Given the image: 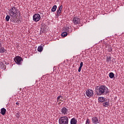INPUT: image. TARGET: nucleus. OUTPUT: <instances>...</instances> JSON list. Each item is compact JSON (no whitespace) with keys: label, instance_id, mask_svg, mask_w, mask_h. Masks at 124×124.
Masks as SVG:
<instances>
[{"label":"nucleus","instance_id":"f257e3e1","mask_svg":"<svg viewBox=\"0 0 124 124\" xmlns=\"http://www.w3.org/2000/svg\"><path fill=\"white\" fill-rule=\"evenodd\" d=\"M9 15L12 18H17L18 17V10H17V8L16 7H11L8 10Z\"/></svg>","mask_w":124,"mask_h":124},{"label":"nucleus","instance_id":"f03ea898","mask_svg":"<svg viewBox=\"0 0 124 124\" xmlns=\"http://www.w3.org/2000/svg\"><path fill=\"white\" fill-rule=\"evenodd\" d=\"M107 87L104 85H102L100 87H97V93L98 95H102L104 94V93H107Z\"/></svg>","mask_w":124,"mask_h":124},{"label":"nucleus","instance_id":"7ed1b4c3","mask_svg":"<svg viewBox=\"0 0 124 124\" xmlns=\"http://www.w3.org/2000/svg\"><path fill=\"white\" fill-rule=\"evenodd\" d=\"M68 117L67 116H62L59 119L60 124H68Z\"/></svg>","mask_w":124,"mask_h":124},{"label":"nucleus","instance_id":"20e7f679","mask_svg":"<svg viewBox=\"0 0 124 124\" xmlns=\"http://www.w3.org/2000/svg\"><path fill=\"white\" fill-rule=\"evenodd\" d=\"M62 31H65L66 32H72V29H71V26L69 25H66V26L63 28Z\"/></svg>","mask_w":124,"mask_h":124},{"label":"nucleus","instance_id":"39448f33","mask_svg":"<svg viewBox=\"0 0 124 124\" xmlns=\"http://www.w3.org/2000/svg\"><path fill=\"white\" fill-rule=\"evenodd\" d=\"M14 62L17 64H21V62H22L23 58H22L21 57L17 56L16 57L14 58Z\"/></svg>","mask_w":124,"mask_h":124},{"label":"nucleus","instance_id":"423d86ee","mask_svg":"<svg viewBox=\"0 0 124 124\" xmlns=\"http://www.w3.org/2000/svg\"><path fill=\"white\" fill-rule=\"evenodd\" d=\"M41 18V16H40V15L39 14H35L33 16V21H34V22H39Z\"/></svg>","mask_w":124,"mask_h":124},{"label":"nucleus","instance_id":"0eeeda50","mask_svg":"<svg viewBox=\"0 0 124 124\" xmlns=\"http://www.w3.org/2000/svg\"><path fill=\"white\" fill-rule=\"evenodd\" d=\"M86 94L88 97H92L93 95V91L92 90H87L86 92Z\"/></svg>","mask_w":124,"mask_h":124},{"label":"nucleus","instance_id":"6e6552de","mask_svg":"<svg viewBox=\"0 0 124 124\" xmlns=\"http://www.w3.org/2000/svg\"><path fill=\"white\" fill-rule=\"evenodd\" d=\"M80 18H79V17H74L72 20L73 23L75 25H78V24L80 23Z\"/></svg>","mask_w":124,"mask_h":124},{"label":"nucleus","instance_id":"1a4fd4ad","mask_svg":"<svg viewBox=\"0 0 124 124\" xmlns=\"http://www.w3.org/2000/svg\"><path fill=\"white\" fill-rule=\"evenodd\" d=\"M61 113L63 115H67L68 114V109L66 108L63 107L61 109Z\"/></svg>","mask_w":124,"mask_h":124},{"label":"nucleus","instance_id":"9d476101","mask_svg":"<svg viewBox=\"0 0 124 124\" xmlns=\"http://www.w3.org/2000/svg\"><path fill=\"white\" fill-rule=\"evenodd\" d=\"M92 121L93 124H99V122H100V121L98 120V118L96 117H93L92 119Z\"/></svg>","mask_w":124,"mask_h":124},{"label":"nucleus","instance_id":"9b49d317","mask_svg":"<svg viewBox=\"0 0 124 124\" xmlns=\"http://www.w3.org/2000/svg\"><path fill=\"white\" fill-rule=\"evenodd\" d=\"M62 5H61L60 7H59V9L57 10L56 12V16L59 17L61 15V13H62Z\"/></svg>","mask_w":124,"mask_h":124},{"label":"nucleus","instance_id":"f8f14e48","mask_svg":"<svg viewBox=\"0 0 124 124\" xmlns=\"http://www.w3.org/2000/svg\"><path fill=\"white\" fill-rule=\"evenodd\" d=\"M63 98V97L62 95H60L57 97V101H58V102H59V104H61V103H62V102Z\"/></svg>","mask_w":124,"mask_h":124},{"label":"nucleus","instance_id":"ddd939ff","mask_svg":"<svg viewBox=\"0 0 124 124\" xmlns=\"http://www.w3.org/2000/svg\"><path fill=\"white\" fill-rule=\"evenodd\" d=\"M5 113H6V109H5L4 108H1L0 114L3 116L5 115Z\"/></svg>","mask_w":124,"mask_h":124},{"label":"nucleus","instance_id":"4468645a","mask_svg":"<svg viewBox=\"0 0 124 124\" xmlns=\"http://www.w3.org/2000/svg\"><path fill=\"white\" fill-rule=\"evenodd\" d=\"M71 124H77V120L75 118H72L70 121Z\"/></svg>","mask_w":124,"mask_h":124},{"label":"nucleus","instance_id":"2eb2a0df","mask_svg":"<svg viewBox=\"0 0 124 124\" xmlns=\"http://www.w3.org/2000/svg\"><path fill=\"white\" fill-rule=\"evenodd\" d=\"M102 104L103 106H104V107H108V106H109V101L106 102V100H105L104 103H103Z\"/></svg>","mask_w":124,"mask_h":124},{"label":"nucleus","instance_id":"dca6fc26","mask_svg":"<svg viewBox=\"0 0 124 124\" xmlns=\"http://www.w3.org/2000/svg\"><path fill=\"white\" fill-rule=\"evenodd\" d=\"M6 52V49L3 47H0V53L2 54V53H5Z\"/></svg>","mask_w":124,"mask_h":124},{"label":"nucleus","instance_id":"f3484780","mask_svg":"<svg viewBox=\"0 0 124 124\" xmlns=\"http://www.w3.org/2000/svg\"><path fill=\"white\" fill-rule=\"evenodd\" d=\"M98 101H99V102H104V101H105V98L103 97H100L98 98Z\"/></svg>","mask_w":124,"mask_h":124},{"label":"nucleus","instance_id":"a211bd4d","mask_svg":"<svg viewBox=\"0 0 124 124\" xmlns=\"http://www.w3.org/2000/svg\"><path fill=\"white\" fill-rule=\"evenodd\" d=\"M115 77V75L113 73L111 72L109 74V78H110L111 79H113V78H114V77Z\"/></svg>","mask_w":124,"mask_h":124},{"label":"nucleus","instance_id":"6ab92c4d","mask_svg":"<svg viewBox=\"0 0 124 124\" xmlns=\"http://www.w3.org/2000/svg\"><path fill=\"white\" fill-rule=\"evenodd\" d=\"M56 10H57V5H55L52 7V8L51 9V11L52 12H55V11H56Z\"/></svg>","mask_w":124,"mask_h":124},{"label":"nucleus","instance_id":"aec40b11","mask_svg":"<svg viewBox=\"0 0 124 124\" xmlns=\"http://www.w3.org/2000/svg\"><path fill=\"white\" fill-rule=\"evenodd\" d=\"M37 50L38 52H42V51L43 50V46H38Z\"/></svg>","mask_w":124,"mask_h":124},{"label":"nucleus","instance_id":"412c9836","mask_svg":"<svg viewBox=\"0 0 124 124\" xmlns=\"http://www.w3.org/2000/svg\"><path fill=\"white\" fill-rule=\"evenodd\" d=\"M62 36L63 37H65V36H67V32L63 31L62 33Z\"/></svg>","mask_w":124,"mask_h":124},{"label":"nucleus","instance_id":"4be33fe9","mask_svg":"<svg viewBox=\"0 0 124 124\" xmlns=\"http://www.w3.org/2000/svg\"><path fill=\"white\" fill-rule=\"evenodd\" d=\"M10 19V16L9 15H7L6 16V17H5V20L7 22H9V20Z\"/></svg>","mask_w":124,"mask_h":124},{"label":"nucleus","instance_id":"5701e85b","mask_svg":"<svg viewBox=\"0 0 124 124\" xmlns=\"http://www.w3.org/2000/svg\"><path fill=\"white\" fill-rule=\"evenodd\" d=\"M111 61V57L107 56L106 58V62H110Z\"/></svg>","mask_w":124,"mask_h":124},{"label":"nucleus","instance_id":"b1692460","mask_svg":"<svg viewBox=\"0 0 124 124\" xmlns=\"http://www.w3.org/2000/svg\"><path fill=\"white\" fill-rule=\"evenodd\" d=\"M86 124H90V119L88 118L86 121Z\"/></svg>","mask_w":124,"mask_h":124},{"label":"nucleus","instance_id":"393cba45","mask_svg":"<svg viewBox=\"0 0 124 124\" xmlns=\"http://www.w3.org/2000/svg\"><path fill=\"white\" fill-rule=\"evenodd\" d=\"M79 67H83V62H80Z\"/></svg>","mask_w":124,"mask_h":124},{"label":"nucleus","instance_id":"a878e982","mask_svg":"<svg viewBox=\"0 0 124 124\" xmlns=\"http://www.w3.org/2000/svg\"><path fill=\"white\" fill-rule=\"evenodd\" d=\"M82 69L81 67H79L78 70V72H81V69Z\"/></svg>","mask_w":124,"mask_h":124},{"label":"nucleus","instance_id":"bb28decb","mask_svg":"<svg viewBox=\"0 0 124 124\" xmlns=\"http://www.w3.org/2000/svg\"><path fill=\"white\" fill-rule=\"evenodd\" d=\"M16 105H18V106H19V105L20 104V103H19V102H16Z\"/></svg>","mask_w":124,"mask_h":124},{"label":"nucleus","instance_id":"cd10ccee","mask_svg":"<svg viewBox=\"0 0 124 124\" xmlns=\"http://www.w3.org/2000/svg\"><path fill=\"white\" fill-rule=\"evenodd\" d=\"M1 47V41H0V48Z\"/></svg>","mask_w":124,"mask_h":124}]
</instances>
